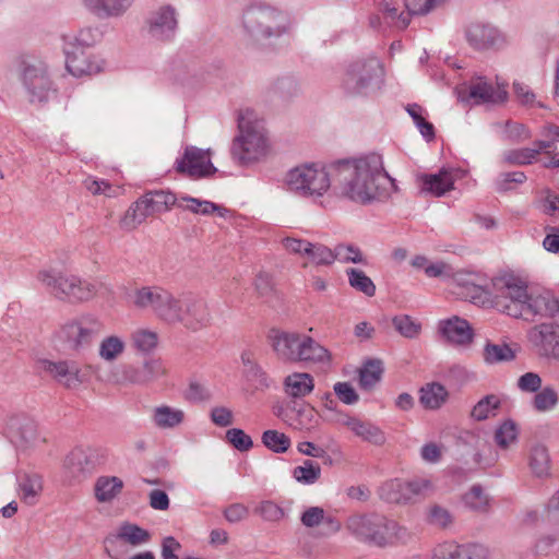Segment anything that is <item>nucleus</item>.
Here are the masks:
<instances>
[{
  "label": "nucleus",
  "instance_id": "obj_1",
  "mask_svg": "<svg viewBox=\"0 0 559 559\" xmlns=\"http://www.w3.org/2000/svg\"><path fill=\"white\" fill-rule=\"evenodd\" d=\"M334 190L358 204H370L389 197L394 179L386 173L380 154L369 153L356 158L332 162Z\"/></svg>",
  "mask_w": 559,
  "mask_h": 559
},
{
  "label": "nucleus",
  "instance_id": "obj_2",
  "mask_svg": "<svg viewBox=\"0 0 559 559\" xmlns=\"http://www.w3.org/2000/svg\"><path fill=\"white\" fill-rule=\"evenodd\" d=\"M236 28L249 46L260 47L289 33V14L263 1H251L243 5L236 19Z\"/></svg>",
  "mask_w": 559,
  "mask_h": 559
},
{
  "label": "nucleus",
  "instance_id": "obj_3",
  "mask_svg": "<svg viewBox=\"0 0 559 559\" xmlns=\"http://www.w3.org/2000/svg\"><path fill=\"white\" fill-rule=\"evenodd\" d=\"M239 134L234 139L231 156L240 165L259 160L267 153L269 142L264 121L253 110L241 111L238 118Z\"/></svg>",
  "mask_w": 559,
  "mask_h": 559
},
{
  "label": "nucleus",
  "instance_id": "obj_4",
  "mask_svg": "<svg viewBox=\"0 0 559 559\" xmlns=\"http://www.w3.org/2000/svg\"><path fill=\"white\" fill-rule=\"evenodd\" d=\"M346 528L357 539L378 547L408 538L405 527L378 513L354 514L348 518Z\"/></svg>",
  "mask_w": 559,
  "mask_h": 559
},
{
  "label": "nucleus",
  "instance_id": "obj_5",
  "mask_svg": "<svg viewBox=\"0 0 559 559\" xmlns=\"http://www.w3.org/2000/svg\"><path fill=\"white\" fill-rule=\"evenodd\" d=\"M36 280L49 296L70 305L88 301L97 293L94 283L57 269L38 271Z\"/></svg>",
  "mask_w": 559,
  "mask_h": 559
},
{
  "label": "nucleus",
  "instance_id": "obj_6",
  "mask_svg": "<svg viewBox=\"0 0 559 559\" xmlns=\"http://www.w3.org/2000/svg\"><path fill=\"white\" fill-rule=\"evenodd\" d=\"M383 81L384 69L378 58H359L346 67L341 88L350 97H369L381 88Z\"/></svg>",
  "mask_w": 559,
  "mask_h": 559
},
{
  "label": "nucleus",
  "instance_id": "obj_7",
  "mask_svg": "<svg viewBox=\"0 0 559 559\" xmlns=\"http://www.w3.org/2000/svg\"><path fill=\"white\" fill-rule=\"evenodd\" d=\"M105 330L103 320L94 313H82L66 321L56 331V340L63 348L82 353L90 349Z\"/></svg>",
  "mask_w": 559,
  "mask_h": 559
},
{
  "label": "nucleus",
  "instance_id": "obj_8",
  "mask_svg": "<svg viewBox=\"0 0 559 559\" xmlns=\"http://www.w3.org/2000/svg\"><path fill=\"white\" fill-rule=\"evenodd\" d=\"M332 173V163L321 167L302 165L287 173L285 183L290 192L299 197H322L331 186L334 187Z\"/></svg>",
  "mask_w": 559,
  "mask_h": 559
},
{
  "label": "nucleus",
  "instance_id": "obj_9",
  "mask_svg": "<svg viewBox=\"0 0 559 559\" xmlns=\"http://www.w3.org/2000/svg\"><path fill=\"white\" fill-rule=\"evenodd\" d=\"M127 299L133 308L150 311L168 324L170 320L177 319L175 307H177L178 296L162 286L134 287Z\"/></svg>",
  "mask_w": 559,
  "mask_h": 559
},
{
  "label": "nucleus",
  "instance_id": "obj_10",
  "mask_svg": "<svg viewBox=\"0 0 559 559\" xmlns=\"http://www.w3.org/2000/svg\"><path fill=\"white\" fill-rule=\"evenodd\" d=\"M492 307L513 318L523 317V305L527 297V285L519 276L504 273L491 280Z\"/></svg>",
  "mask_w": 559,
  "mask_h": 559
},
{
  "label": "nucleus",
  "instance_id": "obj_11",
  "mask_svg": "<svg viewBox=\"0 0 559 559\" xmlns=\"http://www.w3.org/2000/svg\"><path fill=\"white\" fill-rule=\"evenodd\" d=\"M178 201L179 198L171 191H148L130 205L121 217L119 225L123 230H133L148 216L168 212L171 206L177 205Z\"/></svg>",
  "mask_w": 559,
  "mask_h": 559
},
{
  "label": "nucleus",
  "instance_id": "obj_12",
  "mask_svg": "<svg viewBox=\"0 0 559 559\" xmlns=\"http://www.w3.org/2000/svg\"><path fill=\"white\" fill-rule=\"evenodd\" d=\"M177 319L170 320L169 324H182L186 329L197 332L212 324V313L207 301L194 295L178 297L175 307Z\"/></svg>",
  "mask_w": 559,
  "mask_h": 559
},
{
  "label": "nucleus",
  "instance_id": "obj_13",
  "mask_svg": "<svg viewBox=\"0 0 559 559\" xmlns=\"http://www.w3.org/2000/svg\"><path fill=\"white\" fill-rule=\"evenodd\" d=\"M457 97L461 102L475 105L503 104L508 99V92L506 84L493 83L486 76H474L457 88Z\"/></svg>",
  "mask_w": 559,
  "mask_h": 559
},
{
  "label": "nucleus",
  "instance_id": "obj_14",
  "mask_svg": "<svg viewBox=\"0 0 559 559\" xmlns=\"http://www.w3.org/2000/svg\"><path fill=\"white\" fill-rule=\"evenodd\" d=\"M103 462L100 451L92 447H76L64 460L66 476L70 481L80 483L93 474Z\"/></svg>",
  "mask_w": 559,
  "mask_h": 559
},
{
  "label": "nucleus",
  "instance_id": "obj_15",
  "mask_svg": "<svg viewBox=\"0 0 559 559\" xmlns=\"http://www.w3.org/2000/svg\"><path fill=\"white\" fill-rule=\"evenodd\" d=\"M22 82L31 103H45L56 92L47 66L43 62L26 64Z\"/></svg>",
  "mask_w": 559,
  "mask_h": 559
},
{
  "label": "nucleus",
  "instance_id": "obj_16",
  "mask_svg": "<svg viewBox=\"0 0 559 559\" xmlns=\"http://www.w3.org/2000/svg\"><path fill=\"white\" fill-rule=\"evenodd\" d=\"M175 169L190 178L198 179L217 171L211 162L210 151L197 146H187L181 158L175 163Z\"/></svg>",
  "mask_w": 559,
  "mask_h": 559
},
{
  "label": "nucleus",
  "instance_id": "obj_17",
  "mask_svg": "<svg viewBox=\"0 0 559 559\" xmlns=\"http://www.w3.org/2000/svg\"><path fill=\"white\" fill-rule=\"evenodd\" d=\"M147 33L158 41H168L176 35L178 28L177 11L170 4H165L151 12L146 20Z\"/></svg>",
  "mask_w": 559,
  "mask_h": 559
},
{
  "label": "nucleus",
  "instance_id": "obj_18",
  "mask_svg": "<svg viewBox=\"0 0 559 559\" xmlns=\"http://www.w3.org/2000/svg\"><path fill=\"white\" fill-rule=\"evenodd\" d=\"M306 334L271 329L267 335L270 345L280 360L285 362H298L302 340Z\"/></svg>",
  "mask_w": 559,
  "mask_h": 559
},
{
  "label": "nucleus",
  "instance_id": "obj_19",
  "mask_svg": "<svg viewBox=\"0 0 559 559\" xmlns=\"http://www.w3.org/2000/svg\"><path fill=\"white\" fill-rule=\"evenodd\" d=\"M465 37L468 45L479 51L498 50L506 45L504 35L490 24H469L466 27Z\"/></svg>",
  "mask_w": 559,
  "mask_h": 559
},
{
  "label": "nucleus",
  "instance_id": "obj_20",
  "mask_svg": "<svg viewBox=\"0 0 559 559\" xmlns=\"http://www.w3.org/2000/svg\"><path fill=\"white\" fill-rule=\"evenodd\" d=\"M528 338L540 355L559 360V322L542 323L532 328Z\"/></svg>",
  "mask_w": 559,
  "mask_h": 559
},
{
  "label": "nucleus",
  "instance_id": "obj_21",
  "mask_svg": "<svg viewBox=\"0 0 559 559\" xmlns=\"http://www.w3.org/2000/svg\"><path fill=\"white\" fill-rule=\"evenodd\" d=\"M43 369L59 384L67 389H76L83 383V374L74 360H43Z\"/></svg>",
  "mask_w": 559,
  "mask_h": 559
},
{
  "label": "nucleus",
  "instance_id": "obj_22",
  "mask_svg": "<svg viewBox=\"0 0 559 559\" xmlns=\"http://www.w3.org/2000/svg\"><path fill=\"white\" fill-rule=\"evenodd\" d=\"M66 68L73 76L81 78L98 73L102 64L84 47L73 46L66 50Z\"/></svg>",
  "mask_w": 559,
  "mask_h": 559
},
{
  "label": "nucleus",
  "instance_id": "obj_23",
  "mask_svg": "<svg viewBox=\"0 0 559 559\" xmlns=\"http://www.w3.org/2000/svg\"><path fill=\"white\" fill-rule=\"evenodd\" d=\"M523 317L540 316L548 317L559 322V300L549 292H545L538 295H528L525 304L523 305Z\"/></svg>",
  "mask_w": 559,
  "mask_h": 559
},
{
  "label": "nucleus",
  "instance_id": "obj_24",
  "mask_svg": "<svg viewBox=\"0 0 559 559\" xmlns=\"http://www.w3.org/2000/svg\"><path fill=\"white\" fill-rule=\"evenodd\" d=\"M165 372L163 364L157 359H147L141 366H126L122 372V382L144 385L147 384Z\"/></svg>",
  "mask_w": 559,
  "mask_h": 559
},
{
  "label": "nucleus",
  "instance_id": "obj_25",
  "mask_svg": "<svg viewBox=\"0 0 559 559\" xmlns=\"http://www.w3.org/2000/svg\"><path fill=\"white\" fill-rule=\"evenodd\" d=\"M342 424L346 426L357 438L373 445H383L386 442L384 431L369 420H362L355 416H346Z\"/></svg>",
  "mask_w": 559,
  "mask_h": 559
},
{
  "label": "nucleus",
  "instance_id": "obj_26",
  "mask_svg": "<svg viewBox=\"0 0 559 559\" xmlns=\"http://www.w3.org/2000/svg\"><path fill=\"white\" fill-rule=\"evenodd\" d=\"M11 428L13 429V441L17 447H35L45 441V439L40 437L37 423L31 418L15 419Z\"/></svg>",
  "mask_w": 559,
  "mask_h": 559
},
{
  "label": "nucleus",
  "instance_id": "obj_27",
  "mask_svg": "<svg viewBox=\"0 0 559 559\" xmlns=\"http://www.w3.org/2000/svg\"><path fill=\"white\" fill-rule=\"evenodd\" d=\"M421 190L435 197H442L454 188V176L449 169H440L437 174H425L419 177Z\"/></svg>",
  "mask_w": 559,
  "mask_h": 559
},
{
  "label": "nucleus",
  "instance_id": "obj_28",
  "mask_svg": "<svg viewBox=\"0 0 559 559\" xmlns=\"http://www.w3.org/2000/svg\"><path fill=\"white\" fill-rule=\"evenodd\" d=\"M186 419V413L181 408L167 404L155 406L151 413V420L158 429H175Z\"/></svg>",
  "mask_w": 559,
  "mask_h": 559
},
{
  "label": "nucleus",
  "instance_id": "obj_29",
  "mask_svg": "<svg viewBox=\"0 0 559 559\" xmlns=\"http://www.w3.org/2000/svg\"><path fill=\"white\" fill-rule=\"evenodd\" d=\"M85 7L98 17H119L134 0H83Z\"/></svg>",
  "mask_w": 559,
  "mask_h": 559
},
{
  "label": "nucleus",
  "instance_id": "obj_30",
  "mask_svg": "<svg viewBox=\"0 0 559 559\" xmlns=\"http://www.w3.org/2000/svg\"><path fill=\"white\" fill-rule=\"evenodd\" d=\"M314 389V379L307 372H293L285 377L283 382L284 393L292 399H301L310 394Z\"/></svg>",
  "mask_w": 559,
  "mask_h": 559
},
{
  "label": "nucleus",
  "instance_id": "obj_31",
  "mask_svg": "<svg viewBox=\"0 0 559 559\" xmlns=\"http://www.w3.org/2000/svg\"><path fill=\"white\" fill-rule=\"evenodd\" d=\"M442 335L451 343L465 345L472 342L473 332L469 323L457 317L444 321L440 328Z\"/></svg>",
  "mask_w": 559,
  "mask_h": 559
},
{
  "label": "nucleus",
  "instance_id": "obj_32",
  "mask_svg": "<svg viewBox=\"0 0 559 559\" xmlns=\"http://www.w3.org/2000/svg\"><path fill=\"white\" fill-rule=\"evenodd\" d=\"M123 481L117 476H99L94 485V496L99 503L114 501L122 491Z\"/></svg>",
  "mask_w": 559,
  "mask_h": 559
},
{
  "label": "nucleus",
  "instance_id": "obj_33",
  "mask_svg": "<svg viewBox=\"0 0 559 559\" xmlns=\"http://www.w3.org/2000/svg\"><path fill=\"white\" fill-rule=\"evenodd\" d=\"M299 356L298 362L302 364H325L331 359L330 352L309 335L302 340Z\"/></svg>",
  "mask_w": 559,
  "mask_h": 559
},
{
  "label": "nucleus",
  "instance_id": "obj_34",
  "mask_svg": "<svg viewBox=\"0 0 559 559\" xmlns=\"http://www.w3.org/2000/svg\"><path fill=\"white\" fill-rule=\"evenodd\" d=\"M384 23L397 29H405L411 23V13L400 11L396 1L382 0L379 4Z\"/></svg>",
  "mask_w": 559,
  "mask_h": 559
},
{
  "label": "nucleus",
  "instance_id": "obj_35",
  "mask_svg": "<svg viewBox=\"0 0 559 559\" xmlns=\"http://www.w3.org/2000/svg\"><path fill=\"white\" fill-rule=\"evenodd\" d=\"M516 358L515 350L507 343L486 342L483 350V359L487 365H498L513 361Z\"/></svg>",
  "mask_w": 559,
  "mask_h": 559
},
{
  "label": "nucleus",
  "instance_id": "obj_36",
  "mask_svg": "<svg viewBox=\"0 0 559 559\" xmlns=\"http://www.w3.org/2000/svg\"><path fill=\"white\" fill-rule=\"evenodd\" d=\"M419 393V402L427 409L441 407L448 397L447 389L438 382L427 383L420 389Z\"/></svg>",
  "mask_w": 559,
  "mask_h": 559
},
{
  "label": "nucleus",
  "instance_id": "obj_37",
  "mask_svg": "<svg viewBox=\"0 0 559 559\" xmlns=\"http://www.w3.org/2000/svg\"><path fill=\"white\" fill-rule=\"evenodd\" d=\"M177 206L191 213L201 215H210L214 212H217L219 216H224L223 211H225V209L221 207L219 205L211 201L201 200L188 195L179 197Z\"/></svg>",
  "mask_w": 559,
  "mask_h": 559
},
{
  "label": "nucleus",
  "instance_id": "obj_38",
  "mask_svg": "<svg viewBox=\"0 0 559 559\" xmlns=\"http://www.w3.org/2000/svg\"><path fill=\"white\" fill-rule=\"evenodd\" d=\"M19 486L22 500L29 506L35 504L43 490L41 477L37 474H24Z\"/></svg>",
  "mask_w": 559,
  "mask_h": 559
},
{
  "label": "nucleus",
  "instance_id": "obj_39",
  "mask_svg": "<svg viewBox=\"0 0 559 559\" xmlns=\"http://www.w3.org/2000/svg\"><path fill=\"white\" fill-rule=\"evenodd\" d=\"M379 497L389 503L406 504L407 496L404 492V480L391 479L383 483L379 488Z\"/></svg>",
  "mask_w": 559,
  "mask_h": 559
},
{
  "label": "nucleus",
  "instance_id": "obj_40",
  "mask_svg": "<svg viewBox=\"0 0 559 559\" xmlns=\"http://www.w3.org/2000/svg\"><path fill=\"white\" fill-rule=\"evenodd\" d=\"M471 546L447 542L437 546L433 550V559H472Z\"/></svg>",
  "mask_w": 559,
  "mask_h": 559
},
{
  "label": "nucleus",
  "instance_id": "obj_41",
  "mask_svg": "<svg viewBox=\"0 0 559 559\" xmlns=\"http://www.w3.org/2000/svg\"><path fill=\"white\" fill-rule=\"evenodd\" d=\"M126 349L124 341L118 335L104 337L98 346V355L105 361H115Z\"/></svg>",
  "mask_w": 559,
  "mask_h": 559
},
{
  "label": "nucleus",
  "instance_id": "obj_42",
  "mask_svg": "<svg viewBox=\"0 0 559 559\" xmlns=\"http://www.w3.org/2000/svg\"><path fill=\"white\" fill-rule=\"evenodd\" d=\"M383 372L382 362L379 359H369L359 369V384L365 390L372 389L380 380Z\"/></svg>",
  "mask_w": 559,
  "mask_h": 559
},
{
  "label": "nucleus",
  "instance_id": "obj_43",
  "mask_svg": "<svg viewBox=\"0 0 559 559\" xmlns=\"http://www.w3.org/2000/svg\"><path fill=\"white\" fill-rule=\"evenodd\" d=\"M460 294L475 305L490 304L492 306V285H489L485 275L481 276L480 283L474 284L469 289L461 292Z\"/></svg>",
  "mask_w": 559,
  "mask_h": 559
},
{
  "label": "nucleus",
  "instance_id": "obj_44",
  "mask_svg": "<svg viewBox=\"0 0 559 559\" xmlns=\"http://www.w3.org/2000/svg\"><path fill=\"white\" fill-rule=\"evenodd\" d=\"M348 284L355 290L362 293L367 297H373L376 295V285L372 280L366 275V273L359 269L349 267L345 271Z\"/></svg>",
  "mask_w": 559,
  "mask_h": 559
},
{
  "label": "nucleus",
  "instance_id": "obj_45",
  "mask_svg": "<svg viewBox=\"0 0 559 559\" xmlns=\"http://www.w3.org/2000/svg\"><path fill=\"white\" fill-rule=\"evenodd\" d=\"M528 465L537 477H543L548 474L550 459L545 445L536 444L532 447L530 451Z\"/></svg>",
  "mask_w": 559,
  "mask_h": 559
},
{
  "label": "nucleus",
  "instance_id": "obj_46",
  "mask_svg": "<svg viewBox=\"0 0 559 559\" xmlns=\"http://www.w3.org/2000/svg\"><path fill=\"white\" fill-rule=\"evenodd\" d=\"M501 406V400L495 394H488L479 400L471 412V417L477 421L495 416Z\"/></svg>",
  "mask_w": 559,
  "mask_h": 559
},
{
  "label": "nucleus",
  "instance_id": "obj_47",
  "mask_svg": "<svg viewBox=\"0 0 559 559\" xmlns=\"http://www.w3.org/2000/svg\"><path fill=\"white\" fill-rule=\"evenodd\" d=\"M464 504L472 511L486 513L490 507V498L485 493L480 485H474L463 496Z\"/></svg>",
  "mask_w": 559,
  "mask_h": 559
},
{
  "label": "nucleus",
  "instance_id": "obj_48",
  "mask_svg": "<svg viewBox=\"0 0 559 559\" xmlns=\"http://www.w3.org/2000/svg\"><path fill=\"white\" fill-rule=\"evenodd\" d=\"M293 477L302 485H313L321 477V466L312 460H305L302 465L293 469Z\"/></svg>",
  "mask_w": 559,
  "mask_h": 559
},
{
  "label": "nucleus",
  "instance_id": "obj_49",
  "mask_svg": "<svg viewBox=\"0 0 559 559\" xmlns=\"http://www.w3.org/2000/svg\"><path fill=\"white\" fill-rule=\"evenodd\" d=\"M117 538L132 546H139L146 544L150 540L151 535L146 530L138 526L136 524L123 523L119 527Z\"/></svg>",
  "mask_w": 559,
  "mask_h": 559
},
{
  "label": "nucleus",
  "instance_id": "obj_50",
  "mask_svg": "<svg viewBox=\"0 0 559 559\" xmlns=\"http://www.w3.org/2000/svg\"><path fill=\"white\" fill-rule=\"evenodd\" d=\"M559 403V395L557 391L550 386H544L535 393L532 405L535 411L546 413L552 411Z\"/></svg>",
  "mask_w": 559,
  "mask_h": 559
},
{
  "label": "nucleus",
  "instance_id": "obj_51",
  "mask_svg": "<svg viewBox=\"0 0 559 559\" xmlns=\"http://www.w3.org/2000/svg\"><path fill=\"white\" fill-rule=\"evenodd\" d=\"M261 441L274 453H285L292 444L290 438L278 430L269 429L262 433Z\"/></svg>",
  "mask_w": 559,
  "mask_h": 559
},
{
  "label": "nucleus",
  "instance_id": "obj_52",
  "mask_svg": "<svg viewBox=\"0 0 559 559\" xmlns=\"http://www.w3.org/2000/svg\"><path fill=\"white\" fill-rule=\"evenodd\" d=\"M335 260L341 263H355L367 265V258L361 250L353 243H338L334 248Z\"/></svg>",
  "mask_w": 559,
  "mask_h": 559
},
{
  "label": "nucleus",
  "instance_id": "obj_53",
  "mask_svg": "<svg viewBox=\"0 0 559 559\" xmlns=\"http://www.w3.org/2000/svg\"><path fill=\"white\" fill-rule=\"evenodd\" d=\"M406 111L412 117L414 123L418 128L420 134L427 140L431 141L435 139L433 124L428 122L424 116V108L418 104H408Z\"/></svg>",
  "mask_w": 559,
  "mask_h": 559
},
{
  "label": "nucleus",
  "instance_id": "obj_54",
  "mask_svg": "<svg viewBox=\"0 0 559 559\" xmlns=\"http://www.w3.org/2000/svg\"><path fill=\"white\" fill-rule=\"evenodd\" d=\"M539 150L530 147L509 150L503 153V160L510 165H530L536 160Z\"/></svg>",
  "mask_w": 559,
  "mask_h": 559
},
{
  "label": "nucleus",
  "instance_id": "obj_55",
  "mask_svg": "<svg viewBox=\"0 0 559 559\" xmlns=\"http://www.w3.org/2000/svg\"><path fill=\"white\" fill-rule=\"evenodd\" d=\"M394 329L406 338L416 337L421 330V324L407 314L395 316L392 319Z\"/></svg>",
  "mask_w": 559,
  "mask_h": 559
},
{
  "label": "nucleus",
  "instance_id": "obj_56",
  "mask_svg": "<svg viewBox=\"0 0 559 559\" xmlns=\"http://www.w3.org/2000/svg\"><path fill=\"white\" fill-rule=\"evenodd\" d=\"M518 439V427L514 421H503L495 432V440L501 449H507Z\"/></svg>",
  "mask_w": 559,
  "mask_h": 559
},
{
  "label": "nucleus",
  "instance_id": "obj_57",
  "mask_svg": "<svg viewBox=\"0 0 559 559\" xmlns=\"http://www.w3.org/2000/svg\"><path fill=\"white\" fill-rule=\"evenodd\" d=\"M432 489V484L426 478H416L404 481V492L407 496V503L414 502L417 498L424 497Z\"/></svg>",
  "mask_w": 559,
  "mask_h": 559
},
{
  "label": "nucleus",
  "instance_id": "obj_58",
  "mask_svg": "<svg viewBox=\"0 0 559 559\" xmlns=\"http://www.w3.org/2000/svg\"><path fill=\"white\" fill-rule=\"evenodd\" d=\"M317 265H331L335 261L334 249L321 243L310 242V250L307 255Z\"/></svg>",
  "mask_w": 559,
  "mask_h": 559
},
{
  "label": "nucleus",
  "instance_id": "obj_59",
  "mask_svg": "<svg viewBox=\"0 0 559 559\" xmlns=\"http://www.w3.org/2000/svg\"><path fill=\"white\" fill-rule=\"evenodd\" d=\"M273 91L283 98H292L300 93L301 87L294 76H283L273 83Z\"/></svg>",
  "mask_w": 559,
  "mask_h": 559
},
{
  "label": "nucleus",
  "instance_id": "obj_60",
  "mask_svg": "<svg viewBox=\"0 0 559 559\" xmlns=\"http://www.w3.org/2000/svg\"><path fill=\"white\" fill-rule=\"evenodd\" d=\"M427 521L433 526L445 528L452 524L453 515L447 508L433 504L428 508Z\"/></svg>",
  "mask_w": 559,
  "mask_h": 559
},
{
  "label": "nucleus",
  "instance_id": "obj_61",
  "mask_svg": "<svg viewBox=\"0 0 559 559\" xmlns=\"http://www.w3.org/2000/svg\"><path fill=\"white\" fill-rule=\"evenodd\" d=\"M134 346L141 352H151L157 346L158 336L150 330H138L132 334Z\"/></svg>",
  "mask_w": 559,
  "mask_h": 559
},
{
  "label": "nucleus",
  "instance_id": "obj_62",
  "mask_svg": "<svg viewBox=\"0 0 559 559\" xmlns=\"http://www.w3.org/2000/svg\"><path fill=\"white\" fill-rule=\"evenodd\" d=\"M227 441L238 451L247 452L253 447L252 439L242 429L231 428L226 431Z\"/></svg>",
  "mask_w": 559,
  "mask_h": 559
},
{
  "label": "nucleus",
  "instance_id": "obj_63",
  "mask_svg": "<svg viewBox=\"0 0 559 559\" xmlns=\"http://www.w3.org/2000/svg\"><path fill=\"white\" fill-rule=\"evenodd\" d=\"M84 188L91 192L93 195H106V197H115L116 190L112 188V186L104 179H97L94 177H87L83 181Z\"/></svg>",
  "mask_w": 559,
  "mask_h": 559
},
{
  "label": "nucleus",
  "instance_id": "obj_64",
  "mask_svg": "<svg viewBox=\"0 0 559 559\" xmlns=\"http://www.w3.org/2000/svg\"><path fill=\"white\" fill-rule=\"evenodd\" d=\"M255 513L263 520L277 522L284 518V510L273 501H262L257 508Z\"/></svg>",
  "mask_w": 559,
  "mask_h": 559
}]
</instances>
